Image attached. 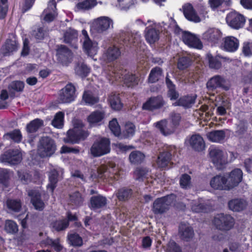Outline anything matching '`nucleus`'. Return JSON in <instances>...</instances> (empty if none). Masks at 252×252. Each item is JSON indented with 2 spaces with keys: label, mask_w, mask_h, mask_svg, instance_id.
Returning a JSON list of instances; mask_svg holds the SVG:
<instances>
[{
  "label": "nucleus",
  "mask_w": 252,
  "mask_h": 252,
  "mask_svg": "<svg viewBox=\"0 0 252 252\" xmlns=\"http://www.w3.org/2000/svg\"><path fill=\"white\" fill-rule=\"evenodd\" d=\"M145 155L139 151H132L129 156V161L134 164H141L144 160Z\"/></svg>",
  "instance_id": "nucleus-37"
},
{
  "label": "nucleus",
  "mask_w": 252,
  "mask_h": 252,
  "mask_svg": "<svg viewBox=\"0 0 252 252\" xmlns=\"http://www.w3.org/2000/svg\"><path fill=\"white\" fill-rule=\"evenodd\" d=\"M105 116L103 111L95 110L87 117V120L91 126H100Z\"/></svg>",
  "instance_id": "nucleus-19"
},
{
  "label": "nucleus",
  "mask_w": 252,
  "mask_h": 252,
  "mask_svg": "<svg viewBox=\"0 0 252 252\" xmlns=\"http://www.w3.org/2000/svg\"><path fill=\"white\" fill-rule=\"evenodd\" d=\"M148 170L146 168L138 167L135 169L133 175L136 180H143L147 174Z\"/></svg>",
  "instance_id": "nucleus-55"
},
{
  "label": "nucleus",
  "mask_w": 252,
  "mask_h": 252,
  "mask_svg": "<svg viewBox=\"0 0 252 252\" xmlns=\"http://www.w3.org/2000/svg\"><path fill=\"white\" fill-rule=\"evenodd\" d=\"M43 125V122L39 119H35L27 125L26 130L29 133L36 132L38 129Z\"/></svg>",
  "instance_id": "nucleus-39"
},
{
  "label": "nucleus",
  "mask_w": 252,
  "mask_h": 252,
  "mask_svg": "<svg viewBox=\"0 0 252 252\" xmlns=\"http://www.w3.org/2000/svg\"><path fill=\"white\" fill-rule=\"evenodd\" d=\"M109 101L110 106L113 109L120 110L123 107V104L121 102V99L118 95H113L110 96Z\"/></svg>",
  "instance_id": "nucleus-52"
},
{
  "label": "nucleus",
  "mask_w": 252,
  "mask_h": 252,
  "mask_svg": "<svg viewBox=\"0 0 252 252\" xmlns=\"http://www.w3.org/2000/svg\"><path fill=\"white\" fill-rule=\"evenodd\" d=\"M179 235L181 240L190 242L194 236L193 228L185 223H181L179 226Z\"/></svg>",
  "instance_id": "nucleus-17"
},
{
  "label": "nucleus",
  "mask_w": 252,
  "mask_h": 252,
  "mask_svg": "<svg viewBox=\"0 0 252 252\" xmlns=\"http://www.w3.org/2000/svg\"><path fill=\"white\" fill-rule=\"evenodd\" d=\"M3 138L14 143H20L23 139L22 134L19 129H14L11 131L5 133Z\"/></svg>",
  "instance_id": "nucleus-30"
},
{
  "label": "nucleus",
  "mask_w": 252,
  "mask_h": 252,
  "mask_svg": "<svg viewBox=\"0 0 252 252\" xmlns=\"http://www.w3.org/2000/svg\"><path fill=\"white\" fill-rule=\"evenodd\" d=\"M221 37V32L216 29H210L203 34L202 39L206 41L215 44L218 43Z\"/></svg>",
  "instance_id": "nucleus-20"
},
{
  "label": "nucleus",
  "mask_w": 252,
  "mask_h": 252,
  "mask_svg": "<svg viewBox=\"0 0 252 252\" xmlns=\"http://www.w3.org/2000/svg\"><path fill=\"white\" fill-rule=\"evenodd\" d=\"M172 158V153L169 151H163L158 156L157 163L159 168H165L168 166Z\"/></svg>",
  "instance_id": "nucleus-28"
},
{
  "label": "nucleus",
  "mask_w": 252,
  "mask_h": 252,
  "mask_svg": "<svg viewBox=\"0 0 252 252\" xmlns=\"http://www.w3.org/2000/svg\"><path fill=\"white\" fill-rule=\"evenodd\" d=\"M18 43L15 40L7 39L4 44L1 48V51L4 56H8L11 53L18 50Z\"/></svg>",
  "instance_id": "nucleus-31"
},
{
  "label": "nucleus",
  "mask_w": 252,
  "mask_h": 252,
  "mask_svg": "<svg viewBox=\"0 0 252 252\" xmlns=\"http://www.w3.org/2000/svg\"><path fill=\"white\" fill-rule=\"evenodd\" d=\"M8 10V0H0V20L4 19Z\"/></svg>",
  "instance_id": "nucleus-58"
},
{
  "label": "nucleus",
  "mask_w": 252,
  "mask_h": 252,
  "mask_svg": "<svg viewBox=\"0 0 252 252\" xmlns=\"http://www.w3.org/2000/svg\"><path fill=\"white\" fill-rule=\"evenodd\" d=\"M121 55L120 49L114 46L108 48L105 53L107 59L109 62H112L117 59Z\"/></svg>",
  "instance_id": "nucleus-43"
},
{
  "label": "nucleus",
  "mask_w": 252,
  "mask_h": 252,
  "mask_svg": "<svg viewBox=\"0 0 252 252\" xmlns=\"http://www.w3.org/2000/svg\"><path fill=\"white\" fill-rule=\"evenodd\" d=\"M208 139L212 142L221 143L225 138L224 130H213L207 134Z\"/></svg>",
  "instance_id": "nucleus-29"
},
{
  "label": "nucleus",
  "mask_w": 252,
  "mask_h": 252,
  "mask_svg": "<svg viewBox=\"0 0 252 252\" xmlns=\"http://www.w3.org/2000/svg\"><path fill=\"white\" fill-rule=\"evenodd\" d=\"M64 113L62 111L57 112L52 121V125L56 128H61L63 126Z\"/></svg>",
  "instance_id": "nucleus-44"
},
{
  "label": "nucleus",
  "mask_w": 252,
  "mask_h": 252,
  "mask_svg": "<svg viewBox=\"0 0 252 252\" xmlns=\"http://www.w3.org/2000/svg\"><path fill=\"white\" fill-rule=\"evenodd\" d=\"M112 25L113 21L111 19L107 17H100L96 21L95 30L98 32L101 33L107 30Z\"/></svg>",
  "instance_id": "nucleus-27"
},
{
  "label": "nucleus",
  "mask_w": 252,
  "mask_h": 252,
  "mask_svg": "<svg viewBox=\"0 0 252 252\" xmlns=\"http://www.w3.org/2000/svg\"><path fill=\"white\" fill-rule=\"evenodd\" d=\"M107 204L106 197L101 194H98L91 197L88 203V207L92 211L96 212L105 208Z\"/></svg>",
  "instance_id": "nucleus-14"
},
{
  "label": "nucleus",
  "mask_w": 252,
  "mask_h": 252,
  "mask_svg": "<svg viewBox=\"0 0 252 252\" xmlns=\"http://www.w3.org/2000/svg\"><path fill=\"white\" fill-rule=\"evenodd\" d=\"M0 159L2 162L17 165L22 161V155L19 150L9 149L1 155Z\"/></svg>",
  "instance_id": "nucleus-9"
},
{
  "label": "nucleus",
  "mask_w": 252,
  "mask_h": 252,
  "mask_svg": "<svg viewBox=\"0 0 252 252\" xmlns=\"http://www.w3.org/2000/svg\"><path fill=\"white\" fill-rule=\"evenodd\" d=\"M110 141L109 138L101 137L95 140L90 148V153L93 157H100L110 153Z\"/></svg>",
  "instance_id": "nucleus-3"
},
{
  "label": "nucleus",
  "mask_w": 252,
  "mask_h": 252,
  "mask_svg": "<svg viewBox=\"0 0 252 252\" xmlns=\"http://www.w3.org/2000/svg\"><path fill=\"white\" fill-rule=\"evenodd\" d=\"M181 116L179 113H172L168 121L171 124L172 126L177 129L180 125L181 121Z\"/></svg>",
  "instance_id": "nucleus-59"
},
{
  "label": "nucleus",
  "mask_w": 252,
  "mask_h": 252,
  "mask_svg": "<svg viewBox=\"0 0 252 252\" xmlns=\"http://www.w3.org/2000/svg\"><path fill=\"white\" fill-rule=\"evenodd\" d=\"M191 147L195 151L201 152L205 148V142L199 134L192 135L189 139Z\"/></svg>",
  "instance_id": "nucleus-26"
},
{
  "label": "nucleus",
  "mask_w": 252,
  "mask_h": 252,
  "mask_svg": "<svg viewBox=\"0 0 252 252\" xmlns=\"http://www.w3.org/2000/svg\"><path fill=\"white\" fill-rule=\"evenodd\" d=\"M242 52L245 57L252 56V42L245 41L243 42Z\"/></svg>",
  "instance_id": "nucleus-62"
},
{
  "label": "nucleus",
  "mask_w": 252,
  "mask_h": 252,
  "mask_svg": "<svg viewBox=\"0 0 252 252\" xmlns=\"http://www.w3.org/2000/svg\"><path fill=\"white\" fill-rule=\"evenodd\" d=\"M96 4V0H84L78 2L76 7L79 10H88L92 9Z\"/></svg>",
  "instance_id": "nucleus-50"
},
{
  "label": "nucleus",
  "mask_w": 252,
  "mask_h": 252,
  "mask_svg": "<svg viewBox=\"0 0 252 252\" xmlns=\"http://www.w3.org/2000/svg\"><path fill=\"white\" fill-rule=\"evenodd\" d=\"M6 205L8 210L15 213L20 212L22 208V203L19 199H8Z\"/></svg>",
  "instance_id": "nucleus-38"
},
{
  "label": "nucleus",
  "mask_w": 252,
  "mask_h": 252,
  "mask_svg": "<svg viewBox=\"0 0 252 252\" xmlns=\"http://www.w3.org/2000/svg\"><path fill=\"white\" fill-rule=\"evenodd\" d=\"M67 239L69 244L74 247H81L83 244L82 237L76 232L68 234Z\"/></svg>",
  "instance_id": "nucleus-40"
},
{
  "label": "nucleus",
  "mask_w": 252,
  "mask_h": 252,
  "mask_svg": "<svg viewBox=\"0 0 252 252\" xmlns=\"http://www.w3.org/2000/svg\"><path fill=\"white\" fill-rule=\"evenodd\" d=\"M28 195L31 197V203L34 208L38 211H42L45 205L41 198V193L37 190L31 189L28 191Z\"/></svg>",
  "instance_id": "nucleus-15"
},
{
  "label": "nucleus",
  "mask_w": 252,
  "mask_h": 252,
  "mask_svg": "<svg viewBox=\"0 0 252 252\" xmlns=\"http://www.w3.org/2000/svg\"><path fill=\"white\" fill-rule=\"evenodd\" d=\"M133 193V191L131 189L124 187L117 190L116 195L120 201H126L130 199Z\"/></svg>",
  "instance_id": "nucleus-32"
},
{
  "label": "nucleus",
  "mask_w": 252,
  "mask_h": 252,
  "mask_svg": "<svg viewBox=\"0 0 252 252\" xmlns=\"http://www.w3.org/2000/svg\"><path fill=\"white\" fill-rule=\"evenodd\" d=\"M59 175V172L56 170H52L49 175V183L47 186V188L52 192H54L57 187Z\"/></svg>",
  "instance_id": "nucleus-36"
},
{
  "label": "nucleus",
  "mask_w": 252,
  "mask_h": 252,
  "mask_svg": "<svg viewBox=\"0 0 252 252\" xmlns=\"http://www.w3.org/2000/svg\"><path fill=\"white\" fill-rule=\"evenodd\" d=\"M206 88L209 92H215L218 89L227 91L230 86L227 84L224 77L220 75H215L211 77L206 83Z\"/></svg>",
  "instance_id": "nucleus-6"
},
{
  "label": "nucleus",
  "mask_w": 252,
  "mask_h": 252,
  "mask_svg": "<svg viewBox=\"0 0 252 252\" xmlns=\"http://www.w3.org/2000/svg\"><path fill=\"white\" fill-rule=\"evenodd\" d=\"M76 91L74 85L71 83H68L59 92V101L63 103H69L73 101L76 97Z\"/></svg>",
  "instance_id": "nucleus-7"
},
{
  "label": "nucleus",
  "mask_w": 252,
  "mask_h": 252,
  "mask_svg": "<svg viewBox=\"0 0 252 252\" xmlns=\"http://www.w3.org/2000/svg\"><path fill=\"white\" fill-rule=\"evenodd\" d=\"M9 174L7 169L0 168V184L7 188L9 184Z\"/></svg>",
  "instance_id": "nucleus-54"
},
{
  "label": "nucleus",
  "mask_w": 252,
  "mask_h": 252,
  "mask_svg": "<svg viewBox=\"0 0 252 252\" xmlns=\"http://www.w3.org/2000/svg\"><path fill=\"white\" fill-rule=\"evenodd\" d=\"M69 201L72 205L79 207L83 205L84 198L80 192L75 191L70 194Z\"/></svg>",
  "instance_id": "nucleus-45"
},
{
  "label": "nucleus",
  "mask_w": 252,
  "mask_h": 252,
  "mask_svg": "<svg viewBox=\"0 0 252 252\" xmlns=\"http://www.w3.org/2000/svg\"><path fill=\"white\" fill-rule=\"evenodd\" d=\"M168 249L169 252H183L181 247L175 241L169 243Z\"/></svg>",
  "instance_id": "nucleus-64"
},
{
  "label": "nucleus",
  "mask_w": 252,
  "mask_h": 252,
  "mask_svg": "<svg viewBox=\"0 0 252 252\" xmlns=\"http://www.w3.org/2000/svg\"><path fill=\"white\" fill-rule=\"evenodd\" d=\"M192 63V60L189 57L183 56L179 58L177 67L180 70H184L189 67Z\"/></svg>",
  "instance_id": "nucleus-48"
},
{
  "label": "nucleus",
  "mask_w": 252,
  "mask_h": 252,
  "mask_svg": "<svg viewBox=\"0 0 252 252\" xmlns=\"http://www.w3.org/2000/svg\"><path fill=\"white\" fill-rule=\"evenodd\" d=\"M17 175L19 180L23 184L27 185L32 182V175L30 172L21 170L18 171Z\"/></svg>",
  "instance_id": "nucleus-51"
},
{
  "label": "nucleus",
  "mask_w": 252,
  "mask_h": 252,
  "mask_svg": "<svg viewBox=\"0 0 252 252\" xmlns=\"http://www.w3.org/2000/svg\"><path fill=\"white\" fill-rule=\"evenodd\" d=\"M168 196L157 198L153 202L152 211L154 214H162L169 208L170 202Z\"/></svg>",
  "instance_id": "nucleus-11"
},
{
  "label": "nucleus",
  "mask_w": 252,
  "mask_h": 252,
  "mask_svg": "<svg viewBox=\"0 0 252 252\" xmlns=\"http://www.w3.org/2000/svg\"><path fill=\"white\" fill-rule=\"evenodd\" d=\"M165 102L162 95L151 96L143 104L142 109L149 111L159 109L164 106Z\"/></svg>",
  "instance_id": "nucleus-10"
},
{
  "label": "nucleus",
  "mask_w": 252,
  "mask_h": 252,
  "mask_svg": "<svg viewBox=\"0 0 252 252\" xmlns=\"http://www.w3.org/2000/svg\"><path fill=\"white\" fill-rule=\"evenodd\" d=\"M239 45V40L234 36H227L224 39L223 48L227 52H235L238 49Z\"/></svg>",
  "instance_id": "nucleus-24"
},
{
  "label": "nucleus",
  "mask_w": 252,
  "mask_h": 252,
  "mask_svg": "<svg viewBox=\"0 0 252 252\" xmlns=\"http://www.w3.org/2000/svg\"><path fill=\"white\" fill-rule=\"evenodd\" d=\"M196 95H186L179 98L175 102L173 103L174 106H182L185 108H189L195 103Z\"/></svg>",
  "instance_id": "nucleus-22"
},
{
  "label": "nucleus",
  "mask_w": 252,
  "mask_h": 252,
  "mask_svg": "<svg viewBox=\"0 0 252 252\" xmlns=\"http://www.w3.org/2000/svg\"><path fill=\"white\" fill-rule=\"evenodd\" d=\"M4 229L8 233L15 234L18 231V226L14 220H8L5 221Z\"/></svg>",
  "instance_id": "nucleus-53"
},
{
  "label": "nucleus",
  "mask_w": 252,
  "mask_h": 252,
  "mask_svg": "<svg viewBox=\"0 0 252 252\" xmlns=\"http://www.w3.org/2000/svg\"><path fill=\"white\" fill-rule=\"evenodd\" d=\"M135 126L130 122H127L125 125V129L123 131V135L124 138L132 137L135 134Z\"/></svg>",
  "instance_id": "nucleus-47"
},
{
  "label": "nucleus",
  "mask_w": 252,
  "mask_h": 252,
  "mask_svg": "<svg viewBox=\"0 0 252 252\" xmlns=\"http://www.w3.org/2000/svg\"><path fill=\"white\" fill-rule=\"evenodd\" d=\"M183 12L185 17L189 21L198 23L201 19L191 3H187L183 6Z\"/></svg>",
  "instance_id": "nucleus-18"
},
{
  "label": "nucleus",
  "mask_w": 252,
  "mask_h": 252,
  "mask_svg": "<svg viewBox=\"0 0 252 252\" xmlns=\"http://www.w3.org/2000/svg\"><path fill=\"white\" fill-rule=\"evenodd\" d=\"M84 126L81 121L75 122L73 128L67 131L66 136L63 140L64 142L65 143L74 144L86 140L89 135V132L88 130L84 128Z\"/></svg>",
  "instance_id": "nucleus-1"
},
{
  "label": "nucleus",
  "mask_w": 252,
  "mask_h": 252,
  "mask_svg": "<svg viewBox=\"0 0 252 252\" xmlns=\"http://www.w3.org/2000/svg\"><path fill=\"white\" fill-rule=\"evenodd\" d=\"M110 78H108L110 82L113 83L114 81L122 79L124 83L128 87H132L138 84L139 82L138 77L135 74L132 73H123V70H119L118 72L112 71L110 75Z\"/></svg>",
  "instance_id": "nucleus-4"
},
{
  "label": "nucleus",
  "mask_w": 252,
  "mask_h": 252,
  "mask_svg": "<svg viewBox=\"0 0 252 252\" xmlns=\"http://www.w3.org/2000/svg\"><path fill=\"white\" fill-rule=\"evenodd\" d=\"M91 68L84 63L81 64L76 70L77 75L82 78L87 77L90 73Z\"/></svg>",
  "instance_id": "nucleus-56"
},
{
  "label": "nucleus",
  "mask_w": 252,
  "mask_h": 252,
  "mask_svg": "<svg viewBox=\"0 0 252 252\" xmlns=\"http://www.w3.org/2000/svg\"><path fill=\"white\" fill-rule=\"evenodd\" d=\"M191 210L195 213H208L211 210V206L205 203H197L193 204Z\"/></svg>",
  "instance_id": "nucleus-46"
},
{
  "label": "nucleus",
  "mask_w": 252,
  "mask_h": 252,
  "mask_svg": "<svg viewBox=\"0 0 252 252\" xmlns=\"http://www.w3.org/2000/svg\"><path fill=\"white\" fill-rule=\"evenodd\" d=\"M248 205L246 200L241 198H235L229 201L228 206L234 212H240L245 209Z\"/></svg>",
  "instance_id": "nucleus-25"
},
{
  "label": "nucleus",
  "mask_w": 252,
  "mask_h": 252,
  "mask_svg": "<svg viewBox=\"0 0 252 252\" xmlns=\"http://www.w3.org/2000/svg\"><path fill=\"white\" fill-rule=\"evenodd\" d=\"M109 127L112 132L115 136H118L120 134V127L116 119H113L109 122Z\"/></svg>",
  "instance_id": "nucleus-60"
},
{
  "label": "nucleus",
  "mask_w": 252,
  "mask_h": 252,
  "mask_svg": "<svg viewBox=\"0 0 252 252\" xmlns=\"http://www.w3.org/2000/svg\"><path fill=\"white\" fill-rule=\"evenodd\" d=\"M25 87L24 83L21 81H12L9 85V89L13 90L17 92H21L23 91Z\"/></svg>",
  "instance_id": "nucleus-61"
},
{
  "label": "nucleus",
  "mask_w": 252,
  "mask_h": 252,
  "mask_svg": "<svg viewBox=\"0 0 252 252\" xmlns=\"http://www.w3.org/2000/svg\"><path fill=\"white\" fill-rule=\"evenodd\" d=\"M226 22L228 25L232 29L238 30L244 26L246 18L243 15L233 11L227 14Z\"/></svg>",
  "instance_id": "nucleus-8"
},
{
  "label": "nucleus",
  "mask_w": 252,
  "mask_h": 252,
  "mask_svg": "<svg viewBox=\"0 0 252 252\" xmlns=\"http://www.w3.org/2000/svg\"><path fill=\"white\" fill-rule=\"evenodd\" d=\"M163 75V70L161 68L156 66L153 68L149 73L148 81L150 83H155L158 82Z\"/></svg>",
  "instance_id": "nucleus-34"
},
{
  "label": "nucleus",
  "mask_w": 252,
  "mask_h": 252,
  "mask_svg": "<svg viewBox=\"0 0 252 252\" xmlns=\"http://www.w3.org/2000/svg\"><path fill=\"white\" fill-rule=\"evenodd\" d=\"M159 31L153 27H147L146 28L145 37L147 41L150 43H154L159 39Z\"/></svg>",
  "instance_id": "nucleus-33"
},
{
  "label": "nucleus",
  "mask_w": 252,
  "mask_h": 252,
  "mask_svg": "<svg viewBox=\"0 0 252 252\" xmlns=\"http://www.w3.org/2000/svg\"><path fill=\"white\" fill-rule=\"evenodd\" d=\"M52 228L56 231L60 232L67 228L69 225L68 220L66 219L56 220L51 223Z\"/></svg>",
  "instance_id": "nucleus-42"
},
{
  "label": "nucleus",
  "mask_w": 252,
  "mask_h": 252,
  "mask_svg": "<svg viewBox=\"0 0 252 252\" xmlns=\"http://www.w3.org/2000/svg\"><path fill=\"white\" fill-rule=\"evenodd\" d=\"M63 37L64 42L70 44L73 41L77 40L78 32L75 30L70 29L64 32Z\"/></svg>",
  "instance_id": "nucleus-49"
},
{
  "label": "nucleus",
  "mask_w": 252,
  "mask_h": 252,
  "mask_svg": "<svg viewBox=\"0 0 252 252\" xmlns=\"http://www.w3.org/2000/svg\"><path fill=\"white\" fill-rule=\"evenodd\" d=\"M213 223L217 229L222 231H227L233 227L235 220L230 215L220 213L214 217Z\"/></svg>",
  "instance_id": "nucleus-5"
},
{
  "label": "nucleus",
  "mask_w": 252,
  "mask_h": 252,
  "mask_svg": "<svg viewBox=\"0 0 252 252\" xmlns=\"http://www.w3.org/2000/svg\"><path fill=\"white\" fill-rule=\"evenodd\" d=\"M56 150V143L53 139L49 136L41 137L37 147V151L41 157H50Z\"/></svg>",
  "instance_id": "nucleus-2"
},
{
  "label": "nucleus",
  "mask_w": 252,
  "mask_h": 252,
  "mask_svg": "<svg viewBox=\"0 0 252 252\" xmlns=\"http://www.w3.org/2000/svg\"><path fill=\"white\" fill-rule=\"evenodd\" d=\"M209 155L212 162L218 169H221L226 163L223 151L219 148L211 149Z\"/></svg>",
  "instance_id": "nucleus-12"
},
{
  "label": "nucleus",
  "mask_w": 252,
  "mask_h": 252,
  "mask_svg": "<svg viewBox=\"0 0 252 252\" xmlns=\"http://www.w3.org/2000/svg\"><path fill=\"white\" fill-rule=\"evenodd\" d=\"M243 178V172L239 168L232 170L226 178L228 189H230L236 186L242 181Z\"/></svg>",
  "instance_id": "nucleus-16"
},
{
  "label": "nucleus",
  "mask_w": 252,
  "mask_h": 252,
  "mask_svg": "<svg viewBox=\"0 0 252 252\" xmlns=\"http://www.w3.org/2000/svg\"><path fill=\"white\" fill-rule=\"evenodd\" d=\"M181 38L183 42L189 47L197 49H201L203 48L200 39L189 32H183Z\"/></svg>",
  "instance_id": "nucleus-13"
},
{
  "label": "nucleus",
  "mask_w": 252,
  "mask_h": 252,
  "mask_svg": "<svg viewBox=\"0 0 252 252\" xmlns=\"http://www.w3.org/2000/svg\"><path fill=\"white\" fill-rule=\"evenodd\" d=\"M82 99L87 105L90 106H93L97 103L99 101L98 96H94L92 93L88 91H85L84 92Z\"/></svg>",
  "instance_id": "nucleus-41"
},
{
  "label": "nucleus",
  "mask_w": 252,
  "mask_h": 252,
  "mask_svg": "<svg viewBox=\"0 0 252 252\" xmlns=\"http://www.w3.org/2000/svg\"><path fill=\"white\" fill-rule=\"evenodd\" d=\"M180 185L181 187L184 189L189 188L191 184V177L187 173L182 174L180 179Z\"/></svg>",
  "instance_id": "nucleus-57"
},
{
  "label": "nucleus",
  "mask_w": 252,
  "mask_h": 252,
  "mask_svg": "<svg viewBox=\"0 0 252 252\" xmlns=\"http://www.w3.org/2000/svg\"><path fill=\"white\" fill-rule=\"evenodd\" d=\"M156 126L165 136L173 133L176 130L169 121L166 119L162 120L156 123Z\"/></svg>",
  "instance_id": "nucleus-23"
},
{
  "label": "nucleus",
  "mask_w": 252,
  "mask_h": 252,
  "mask_svg": "<svg viewBox=\"0 0 252 252\" xmlns=\"http://www.w3.org/2000/svg\"><path fill=\"white\" fill-rule=\"evenodd\" d=\"M207 58L210 68L219 69L221 68L222 64L220 59L222 57L218 55L213 56L211 54L208 53L207 55Z\"/></svg>",
  "instance_id": "nucleus-35"
},
{
  "label": "nucleus",
  "mask_w": 252,
  "mask_h": 252,
  "mask_svg": "<svg viewBox=\"0 0 252 252\" xmlns=\"http://www.w3.org/2000/svg\"><path fill=\"white\" fill-rule=\"evenodd\" d=\"M80 152L79 147H70L66 145H63L61 149V153L62 154L73 153L78 154Z\"/></svg>",
  "instance_id": "nucleus-63"
},
{
  "label": "nucleus",
  "mask_w": 252,
  "mask_h": 252,
  "mask_svg": "<svg viewBox=\"0 0 252 252\" xmlns=\"http://www.w3.org/2000/svg\"><path fill=\"white\" fill-rule=\"evenodd\" d=\"M227 179L221 175H217L210 181L211 187L215 189L229 190Z\"/></svg>",
  "instance_id": "nucleus-21"
}]
</instances>
